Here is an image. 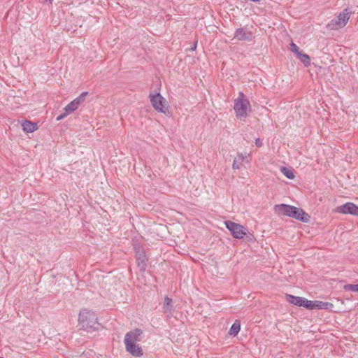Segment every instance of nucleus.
<instances>
[{"instance_id":"obj_30","label":"nucleus","mask_w":358,"mask_h":358,"mask_svg":"<svg viewBox=\"0 0 358 358\" xmlns=\"http://www.w3.org/2000/svg\"><path fill=\"white\" fill-rule=\"evenodd\" d=\"M0 358H3V357H0Z\"/></svg>"},{"instance_id":"obj_10","label":"nucleus","mask_w":358,"mask_h":358,"mask_svg":"<svg viewBox=\"0 0 358 358\" xmlns=\"http://www.w3.org/2000/svg\"><path fill=\"white\" fill-rule=\"evenodd\" d=\"M234 38L238 41H251L252 39V33L247 28H238L234 32Z\"/></svg>"},{"instance_id":"obj_13","label":"nucleus","mask_w":358,"mask_h":358,"mask_svg":"<svg viewBox=\"0 0 358 358\" xmlns=\"http://www.w3.org/2000/svg\"><path fill=\"white\" fill-rule=\"evenodd\" d=\"M22 129L27 133L34 132V131L37 130V129H38L36 123L30 122L29 120H24L22 123Z\"/></svg>"},{"instance_id":"obj_23","label":"nucleus","mask_w":358,"mask_h":358,"mask_svg":"<svg viewBox=\"0 0 358 358\" xmlns=\"http://www.w3.org/2000/svg\"><path fill=\"white\" fill-rule=\"evenodd\" d=\"M69 105L73 110H74V111L79 107V104L75 100L70 102Z\"/></svg>"},{"instance_id":"obj_12","label":"nucleus","mask_w":358,"mask_h":358,"mask_svg":"<svg viewBox=\"0 0 358 358\" xmlns=\"http://www.w3.org/2000/svg\"><path fill=\"white\" fill-rule=\"evenodd\" d=\"M287 300L289 303L299 306V307H303L305 298L300 297V296H295L291 294L287 295Z\"/></svg>"},{"instance_id":"obj_21","label":"nucleus","mask_w":358,"mask_h":358,"mask_svg":"<svg viewBox=\"0 0 358 358\" xmlns=\"http://www.w3.org/2000/svg\"><path fill=\"white\" fill-rule=\"evenodd\" d=\"M315 304V301H309V300L305 299L303 307L306 308L309 310H314Z\"/></svg>"},{"instance_id":"obj_2","label":"nucleus","mask_w":358,"mask_h":358,"mask_svg":"<svg viewBox=\"0 0 358 358\" xmlns=\"http://www.w3.org/2000/svg\"><path fill=\"white\" fill-rule=\"evenodd\" d=\"M78 325L82 329L87 332L95 331L100 327L95 313L87 309L80 310L78 317Z\"/></svg>"},{"instance_id":"obj_6","label":"nucleus","mask_w":358,"mask_h":358,"mask_svg":"<svg viewBox=\"0 0 358 358\" xmlns=\"http://www.w3.org/2000/svg\"><path fill=\"white\" fill-rule=\"evenodd\" d=\"M226 228L231 232L232 236L237 239H241L248 231V229L243 225L230 220L224 222Z\"/></svg>"},{"instance_id":"obj_3","label":"nucleus","mask_w":358,"mask_h":358,"mask_svg":"<svg viewBox=\"0 0 358 358\" xmlns=\"http://www.w3.org/2000/svg\"><path fill=\"white\" fill-rule=\"evenodd\" d=\"M250 103L245 98L243 92H240L238 96L234 100V110L236 115L240 120H245L248 116V111L250 110Z\"/></svg>"},{"instance_id":"obj_22","label":"nucleus","mask_w":358,"mask_h":358,"mask_svg":"<svg viewBox=\"0 0 358 358\" xmlns=\"http://www.w3.org/2000/svg\"><path fill=\"white\" fill-rule=\"evenodd\" d=\"M290 50L292 52L294 53L296 57L299 56L301 53L299 47L293 42H292L290 44Z\"/></svg>"},{"instance_id":"obj_5","label":"nucleus","mask_w":358,"mask_h":358,"mask_svg":"<svg viewBox=\"0 0 358 358\" xmlns=\"http://www.w3.org/2000/svg\"><path fill=\"white\" fill-rule=\"evenodd\" d=\"M150 96L151 104L157 111L162 113L165 115L169 113V106L167 105L166 101L160 94V93L150 94Z\"/></svg>"},{"instance_id":"obj_25","label":"nucleus","mask_w":358,"mask_h":358,"mask_svg":"<svg viewBox=\"0 0 358 358\" xmlns=\"http://www.w3.org/2000/svg\"><path fill=\"white\" fill-rule=\"evenodd\" d=\"M74 100H75V101H76L79 104V106H80V104L84 101L85 99H83V98L80 95L78 97L76 98Z\"/></svg>"},{"instance_id":"obj_26","label":"nucleus","mask_w":358,"mask_h":358,"mask_svg":"<svg viewBox=\"0 0 358 358\" xmlns=\"http://www.w3.org/2000/svg\"><path fill=\"white\" fill-rule=\"evenodd\" d=\"M255 145L258 147V148H260L262 146L263 143H262V141L260 138H256L255 139Z\"/></svg>"},{"instance_id":"obj_1","label":"nucleus","mask_w":358,"mask_h":358,"mask_svg":"<svg viewBox=\"0 0 358 358\" xmlns=\"http://www.w3.org/2000/svg\"><path fill=\"white\" fill-rule=\"evenodd\" d=\"M275 211L279 215L293 217L303 222L310 220V215L303 209L287 204H277L274 206Z\"/></svg>"},{"instance_id":"obj_11","label":"nucleus","mask_w":358,"mask_h":358,"mask_svg":"<svg viewBox=\"0 0 358 358\" xmlns=\"http://www.w3.org/2000/svg\"><path fill=\"white\" fill-rule=\"evenodd\" d=\"M338 212L358 216V206L352 202H347L338 208Z\"/></svg>"},{"instance_id":"obj_17","label":"nucleus","mask_w":358,"mask_h":358,"mask_svg":"<svg viewBox=\"0 0 358 358\" xmlns=\"http://www.w3.org/2000/svg\"><path fill=\"white\" fill-rule=\"evenodd\" d=\"M241 329V324H240V322L238 321H236L231 327L229 331V334L231 335V336H236L239 331Z\"/></svg>"},{"instance_id":"obj_29","label":"nucleus","mask_w":358,"mask_h":358,"mask_svg":"<svg viewBox=\"0 0 358 358\" xmlns=\"http://www.w3.org/2000/svg\"><path fill=\"white\" fill-rule=\"evenodd\" d=\"M196 44H194V45L192 46V50H194L196 49Z\"/></svg>"},{"instance_id":"obj_20","label":"nucleus","mask_w":358,"mask_h":358,"mask_svg":"<svg viewBox=\"0 0 358 358\" xmlns=\"http://www.w3.org/2000/svg\"><path fill=\"white\" fill-rule=\"evenodd\" d=\"M344 289L358 292V284H348L344 286Z\"/></svg>"},{"instance_id":"obj_15","label":"nucleus","mask_w":358,"mask_h":358,"mask_svg":"<svg viewBox=\"0 0 358 358\" xmlns=\"http://www.w3.org/2000/svg\"><path fill=\"white\" fill-rule=\"evenodd\" d=\"M246 157L243 154H238V156L234 159L232 167L234 169H239L242 162Z\"/></svg>"},{"instance_id":"obj_19","label":"nucleus","mask_w":358,"mask_h":358,"mask_svg":"<svg viewBox=\"0 0 358 358\" xmlns=\"http://www.w3.org/2000/svg\"><path fill=\"white\" fill-rule=\"evenodd\" d=\"M164 309V312L165 313H171V310L173 309V306H172V299L169 298L168 296H166L164 298V306H163Z\"/></svg>"},{"instance_id":"obj_28","label":"nucleus","mask_w":358,"mask_h":358,"mask_svg":"<svg viewBox=\"0 0 358 358\" xmlns=\"http://www.w3.org/2000/svg\"><path fill=\"white\" fill-rule=\"evenodd\" d=\"M87 94H88V92H82V93H81L80 96H81L83 99H85V96H86Z\"/></svg>"},{"instance_id":"obj_9","label":"nucleus","mask_w":358,"mask_h":358,"mask_svg":"<svg viewBox=\"0 0 358 358\" xmlns=\"http://www.w3.org/2000/svg\"><path fill=\"white\" fill-rule=\"evenodd\" d=\"M125 350L127 352L134 357H140L143 355L142 348L137 343L131 342H124Z\"/></svg>"},{"instance_id":"obj_27","label":"nucleus","mask_w":358,"mask_h":358,"mask_svg":"<svg viewBox=\"0 0 358 358\" xmlns=\"http://www.w3.org/2000/svg\"><path fill=\"white\" fill-rule=\"evenodd\" d=\"M66 116H67L66 115H65L64 113H63L62 114H61L60 115H59L57 117V120L59 121V120H62L63 118H64Z\"/></svg>"},{"instance_id":"obj_4","label":"nucleus","mask_w":358,"mask_h":358,"mask_svg":"<svg viewBox=\"0 0 358 358\" xmlns=\"http://www.w3.org/2000/svg\"><path fill=\"white\" fill-rule=\"evenodd\" d=\"M350 14L351 10L349 8H345L327 24V28L329 30H337L344 27L350 19Z\"/></svg>"},{"instance_id":"obj_16","label":"nucleus","mask_w":358,"mask_h":358,"mask_svg":"<svg viewBox=\"0 0 358 358\" xmlns=\"http://www.w3.org/2000/svg\"><path fill=\"white\" fill-rule=\"evenodd\" d=\"M281 173L288 179L292 180L295 178V175L292 169L285 166L280 167Z\"/></svg>"},{"instance_id":"obj_24","label":"nucleus","mask_w":358,"mask_h":358,"mask_svg":"<svg viewBox=\"0 0 358 358\" xmlns=\"http://www.w3.org/2000/svg\"><path fill=\"white\" fill-rule=\"evenodd\" d=\"M64 113L66 115H68L69 114H70L71 113H73L74 111V110H73L72 108H71L69 104L64 108Z\"/></svg>"},{"instance_id":"obj_18","label":"nucleus","mask_w":358,"mask_h":358,"mask_svg":"<svg viewBox=\"0 0 358 358\" xmlns=\"http://www.w3.org/2000/svg\"><path fill=\"white\" fill-rule=\"evenodd\" d=\"M296 57L304 64L305 66L307 67L310 65V58L307 54L301 52Z\"/></svg>"},{"instance_id":"obj_7","label":"nucleus","mask_w":358,"mask_h":358,"mask_svg":"<svg viewBox=\"0 0 358 358\" xmlns=\"http://www.w3.org/2000/svg\"><path fill=\"white\" fill-rule=\"evenodd\" d=\"M136 263L141 272H144L147 267L148 258L144 250L139 245L134 246Z\"/></svg>"},{"instance_id":"obj_8","label":"nucleus","mask_w":358,"mask_h":358,"mask_svg":"<svg viewBox=\"0 0 358 358\" xmlns=\"http://www.w3.org/2000/svg\"><path fill=\"white\" fill-rule=\"evenodd\" d=\"M143 334V332L141 329H134L125 334L124 342H131L134 343L140 342L142 339Z\"/></svg>"},{"instance_id":"obj_14","label":"nucleus","mask_w":358,"mask_h":358,"mask_svg":"<svg viewBox=\"0 0 358 358\" xmlns=\"http://www.w3.org/2000/svg\"><path fill=\"white\" fill-rule=\"evenodd\" d=\"M333 307V304L329 302H323L315 301V309L318 310H328Z\"/></svg>"}]
</instances>
